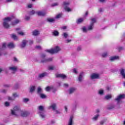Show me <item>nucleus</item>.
<instances>
[{
    "instance_id": "nucleus-10",
    "label": "nucleus",
    "mask_w": 125,
    "mask_h": 125,
    "mask_svg": "<svg viewBox=\"0 0 125 125\" xmlns=\"http://www.w3.org/2000/svg\"><path fill=\"white\" fill-rule=\"evenodd\" d=\"M27 43H28V41L25 40H23L21 44L20 45L21 48H24V47H25Z\"/></svg>"
},
{
    "instance_id": "nucleus-23",
    "label": "nucleus",
    "mask_w": 125,
    "mask_h": 125,
    "mask_svg": "<svg viewBox=\"0 0 125 125\" xmlns=\"http://www.w3.org/2000/svg\"><path fill=\"white\" fill-rule=\"evenodd\" d=\"M42 89L41 87H38L37 88V94H42Z\"/></svg>"
},
{
    "instance_id": "nucleus-49",
    "label": "nucleus",
    "mask_w": 125,
    "mask_h": 125,
    "mask_svg": "<svg viewBox=\"0 0 125 125\" xmlns=\"http://www.w3.org/2000/svg\"><path fill=\"white\" fill-rule=\"evenodd\" d=\"M25 19V20H26V21H29V20H30V17H29L28 16H26Z\"/></svg>"
},
{
    "instance_id": "nucleus-51",
    "label": "nucleus",
    "mask_w": 125,
    "mask_h": 125,
    "mask_svg": "<svg viewBox=\"0 0 125 125\" xmlns=\"http://www.w3.org/2000/svg\"><path fill=\"white\" fill-rule=\"evenodd\" d=\"M105 122L106 121L105 120H103L100 122V124L101 125H104Z\"/></svg>"
},
{
    "instance_id": "nucleus-50",
    "label": "nucleus",
    "mask_w": 125,
    "mask_h": 125,
    "mask_svg": "<svg viewBox=\"0 0 125 125\" xmlns=\"http://www.w3.org/2000/svg\"><path fill=\"white\" fill-rule=\"evenodd\" d=\"M46 57V55H45V54H41V58L43 59V58H45V57Z\"/></svg>"
},
{
    "instance_id": "nucleus-33",
    "label": "nucleus",
    "mask_w": 125,
    "mask_h": 125,
    "mask_svg": "<svg viewBox=\"0 0 125 125\" xmlns=\"http://www.w3.org/2000/svg\"><path fill=\"white\" fill-rule=\"evenodd\" d=\"M29 101H30V99L29 98H24L22 99V102H23V103H27Z\"/></svg>"
},
{
    "instance_id": "nucleus-62",
    "label": "nucleus",
    "mask_w": 125,
    "mask_h": 125,
    "mask_svg": "<svg viewBox=\"0 0 125 125\" xmlns=\"http://www.w3.org/2000/svg\"><path fill=\"white\" fill-rule=\"evenodd\" d=\"M99 1H100V2H105L106 0H99Z\"/></svg>"
},
{
    "instance_id": "nucleus-34",
    "label": "nucleus",
    "mask_w": 125,
    "mask_h": 125,
    "mask_svg": "<svg viewBox=\"0 0 125 125\" xmlns=\"http://www.w3.org/2000/svg\"><path fill=\"white\" fill-rule=\"evenodd\" d=\"M105 99H106V100H109V99H111V98H112V95H106L104 97Z\"/></svg>"
},
{
    "instance_id": "nucleus-39",
    "label": "nucleus",
    "mask_w": 125,
    "mask_h": 125,
    "mask_svg": "<svg viewBox=\"0 0 125 125\" xmlns=\"http://www.w3.org/2000/svg\"><path fill=\"white\" fill-rule=\"evenodd\" d=\"M47 21L48 22H49L50 23H52V22H54L55 20L54 19L49 18L47 19Z\"/></svg>"
},
{
    "instance_id": "nucleus-28",
    "label": "nucleus",
    "mask_w": 125,
    "mask_h": 125,
    "mask_svg": "<svg viewBox=\"0 0 125 125\" xmlns=\"http://www.w3.org/2000/svg\"><path fill=\"white\" fill-rule=\"evenodd\" d=\"M19 22H20V21L18 19H17L14 21L12 22V24L13 26H14V25H17Z\"/></svg>"
},
{
    "instance_id": "nucleus-57",
    "label": "nucleus",
    "mask_w": 125,
    "mask_h": 125,
    "mask_svg": "<svg viewBox=\"0 0 125 125\" xmlns=\"http://www.w3.org/2000/svg\"><path fill=\"white\" fill-rule=\"evenodd\" d=\"M27 7L28 8H32V7H33V5L32 4H30L28 5Z\"/></svg>"
},
{
    "instance_id": "nucleus-40",
    "label": "nucleus",
    "mask_w": 125,
    "mask_h": 125,
    "mask_svg": "<svg viewBox=\"0 0 125 125\" xmlns=\"http://www.w3.org/2000/svg\"><path fill=\"white\" fill-rule=\"evenodd\" d=\"M12 39H13V40H14L15 41H17V40H18V38H17V36H16V35L13 34L12 35Z\"/></svg>"
},
{
    "instance_id": "nucleus-27",
    "label": "nucleus",
    "mask_w": 125,
    "mask_h": 125,
    "mask_svg": "<svg viewBox=\"0 0 125 125\" xmlns=\"http://www.w3.org/2000/svg\"><path fill=\"white\" fill-rule=\"evenodd\" d=\"M51 89H53V86H48L45 88V90L47 92L50 91Z\"/></svg>"
},
{
    "instance_id": "nucleus-17",
    "label": "nucleus",
    "mask_w": 125,
    "mask_h": 125,
    "mask_svg": "<svg viewBox=\"0 0 125 125\" xmlns=\"http://www.w3.org/2000/svg\"><path fill=\"white\" fill-rule=\"evenodd\" d=\"M119 59H120V57L116 56L109 58L110 61H115V60H119Z\"/></svg>"
},
{
    "instance_id": "nucleus-21",
    "label": "nucleus",
    "mask_w": 125,
    "mask_h": 125,
    "mask_svg": "<svg viewBox=\"0 0 125 125\" xmlns=\"http://www.w3.org/2000/svg\"><path fill=\"white\" fill-rule=\"evenodd\" d=\"M77 89L74 87L70 88L68 90V93L69 94H72V93H74L75 91H76Z\"/></svg>"
},
{
    "instance_id": "nucleus-3",
    "label": "nucleus",
    "mask_w": 125,
    "mask_h": 125,
    "mask_svg": "<svg viewBox=\"0 0 125 125\" xmlns=\"http://www.w3.org/2000/svg\"><path fill=\"white\" fill-rule=\"evenodd\" d=\"M4 22H3V26L4 28H5V29H8L9 28L10 26L8 24V22H10V21H12V18H5L3 19Z\"/></svg>"
},
{
    "instance_id": "nucleus-48",
    "label": "nucleus",
    "mask_w": 125,
    "mask_h": 125,
    "mask_svg": "<svg viewBox=\"0 0 125 125\" xmlns=\"http://www.w3.org/2000/svg\"><path fill=\"white\" fill-rule=\"evenodd\" d=\"M8 100H10L11 101H14V100H15V99L11 97H8Z\"/></svg>"
},
{
    "instance_id": "nucleus-9",
    "label": "nucleus",
    "mask_w": 125,
    "mask_h": 125,
    "mask_svg": "<svg viewBox=\"0 0 125 125\" xmlns=\"http://www.w3.org/2000/svg\"><path fill=\"white\" fill-rule=\"evenodd\" d=\"M107 110H114V109H116V105L115 104H111L107 105Z\"/></svg>"
},
{
    "instance_id": "nucleus-44",
    "label": "nucleus",
    "mask_w": 125,
    "mask_h": 125,
    "mask_svg": "<svg viewBox=\"0 0 125 125\" xmlns=\"http://www.w3.org/2000/svg\"><path fill=\"white\" fill-rule=\"evenodd\" d=\"M102 56L103 57H107V56H108V53H107V52H105L104 53H103L102 55Z\"/></svg>"
},
{
    "instance_id": "nucleus-13",
    "label": "nucleus",
    "mask_w": 125,
    "mask_h": 125,
    "mask_svg": "<svg viewBox=\"0 0 125 125\" xmlns=\"http://www.w3.org/2000/svg\"><path fill=\"white\" fill-rule=\"evenodd\" d=\"M77 106H78V103L75 102L73 104L71 110V113H74L77 110Z\"/></svg>"
},
{
    "instance_id": "nucleus-46",
    "label": "nucleus",
    "mask_w": 125,
    "mask_h": 125,
    "mask_svg": "<svg viewBox=\"0 0 125 125\" xmlns=\"http://www.w3.org/2000/svg\"><path fill=\"white\" fill-rule=\"evenodd\" d=\"M61 17H62V13H60L56 16V18L58 19L59 18H61Z\"/></svg>"
},
{
    "instance_id": "nucleus-61",
    "label": "nucleus",
    "mask_w": 125,
    "mask_h": 125,
    "mask_svg": "<svg viewBox=\"0 0 125 125\" xmlns=\"http://www.w3.org/2000/svg\"><path fill=\"white\" fill-rule=\"evenodd\" d=\"M56 112V114H60V111H58V110H55Z\"/></svg>"
},
{
    "instance_id": "nucleus-2",
    "label": "nucleus",
    "mask_w": 125,
    "mask_h": 125,
    "mask_svg": "<svg viewBox=\"0 0 125 125\" xmlns=\"http://www.w3.org/2000/svg\"><path fill=\"white\" fill-rule=\"evenodd\" d=\"M38 113L39 114L40 117L42 119H44V118H45V114H44V106L40 105L38 106Z\"/></svg>"
},
{
    "instance_id": "nucleus-35",
    "label": "nucleus",
    "mask_w": 125,
    "mask_h": 125,
    "mask_svg": "<svg viewBox=\"0 0 125 125\" xmlns=\"http://www.w3.org/2000/svg\"><path fill=\"white\" fill-rule=\"evenodd\" d=\"M62 36L63 37V38H64V39H67V38H68L69 35L66 33V32H64L62 34Z\"/></svg>"
},
{
    "instance_id": "nucleus-60",
    "label": "nucleus",
    "mask_w": 125,
    "mask_h": 125,
    "mask_svg": "<svg viewBox=\"0 0 125 125\" xmlns=\"http://www.w3.org/2000/svg\"><path fill=\"white\" fill-rule=\"evenodd\" d=\"M36 48H37V49H42V47L41 46H36Z\"/></svg>"
},
{
    "instance_id": "nucleus-11",
    "label": "nucleus",
    "mask_w": 125,
    "mask_h": 125,
    "mask_svg": "<svg viewBox=\"0 0 125 125\" xmlns=\"http://www.w3.org/2000/svg\"><path fill=\"white\" fill-rule=\"evenodd\" d=\"M52 60H53V59L52 58L44 59L41 60V63H46V62H51V61H52Z\"/></svg>"
},
{
    "instance_id": "nucleus-4",
    "label": "nucleus",
    "mask_w": 125,
    "mask_h": 125,
    "mask_svg": "<svg viewBox=\"0 0 125 125\" xmlns=\"http://www.w3.org/2000/svg\"><path fill=\"white\" fill-rule=\"evenodd\" d=\"M61 49L59 46H57L55 48L47 50L46 52H48L49 53H50L51 54H54V53H57L60 51Z\"/></svg>"
},
{
    "instance_id": "nucleus-15",
    "label": "nucleus",
    "mask_w": 125,
    "mask_h": 125,
    "mask_svg": "<svg viewBox=\"0 0 125 125\" xmlns=\"http://www.w3.org/2000/svg\"><path fill=\"white\" fill-rule=\"evenodd\" d=\"M32 35L35 37H37L40 35V31L38 30H35L32 31Z\"/></svg>"
},
{
    "instance_id": "nucleus-30",
    "label": "nucleus",
    "mask_w": 125,
    "mask_h": 125,
    "mask_svg": "<svg viewBox=\"0 0 125 125\" xmlns=\"http://www.w3.org/2000/svg\"><path fill=\"white\" fill-rule=\"evenodd\" d=\"M64 9L65 11H66L67 12H71V11H72V9H71L70 7H64Z\"/></svg>"
},
{
    "instance_id": "nucleus-16",
    "label": "nucleus",
    "mask_w": 125,
    "mask_h": 125,
    "mask_svg": "<svg viewBox=\"0 0 125 125\" xmlns=\"http://www.w3.org/2000/svg\"><path fill=\"white\" fill-rule=\"evenodd\" d=\"M73 120H74V115H71L68 121V125H73V124H74V121H73Z\"/></svg>"
},
{
    "instance_id": "nucleus-1",
    "label": "nucleus",
    "mask_w": 125,
    "mask_h": 125,
    "mask_svg": "<svg viewBox=\"0 0 125 125\" xmlns=\"http://www.w3.org/2000/svg\"><path fill=\"white\" fill-rule=\"evenodd\" d=\"M11 114L13 116L21 115V117H28L29 114L27 111H23V110H21L20 107L17 106H15L13 109L11 110Z\"/></svg>"
},
{
    "instance_id": "nucleus-42",
    "label": "nucleus",
    "mask_w": 125,
    "mask_h": 125,
    "mask_svg": "<svg viewBox=\"0 0 125 125\" xmlns=\"http://www.w3.org/2000/svg\"><path fill=\"white\" fill-rule=\"evenodd\" d=\"M13 97H14V98H16L17 97H19V95H18V94H17V93H14L12 94Z\"/></svg>"
},
{
    "instance_id": "nucleus-31",
    "label": "nucleus",
    "mask_w": 125,
    "mask_h": 125,
    "mask_svg": "<svg viewBox=\"0 0 125 125\" xmlns=\"http://www.w3.org/2000/svg\"><path fill=\"white\" fill-rule=\"evenodd\" d=\"M98 118H99V114H97L94 117L92 118L93 121H97L98 120Z\"/></svg>"
},
{
    "instance_id": "nucleus-8",
    "label": "nucleus",
    "mask_w": 125,
    "mask_h": 125,
    "mask_svg": "<svg viewBox=\"0 0 125 125\" xmlns=\"http://www.w3.org/2000/svg\"><path fill=\"white\" fill-rule=\"evenodd\" d=\"M8 70H9V71H11L12 74H15V72L17 71V67L10 66L8 67Z\"/></svg>"
},
{
    "instance_id": "nucleus-6",
    "label": "nucleus",
    "mask_w": 125,
    "mask_h": 125,
    "mask_svg": "<svg viewBox=\"0 0 125 125\" xmlns=\"http://www.w3.org/2000/svg\"><path fill=\"white\" fill-rule=\"evenodd\" d=\"M91 80H97L100 79V75L98 73H92L90 75Z\"/></svg>"
},
{
    "instance_id": "nucleus-52",
    "label": "nucleus",
    "mask_w": 125,
    "mask_h": 125,
    "mask_svg": "<svg viewBox=\"0 0 125 125\" xmlns=\"http://www.w3.org/2000/svg\"><path fill=\"white\" fill-rule=\"evenodd\" d=\"M73 73H74V74H78V70H77V69H76V68L73 69Z\"/></svg>"
},
{
    "instance_id": "nucleus-58",
    "label": "nucleus",
    "mask_w": 125,
    "mask_h": 125,
    "mask_svg": "<svg viewBox=\"0 0 125 125\" xmlns=\"http://www.w3.org/2000/svg\"><path fill=\"white\" fill-rule=\"evenodd\" d=\"M29 44H33L34 43V41L33 40H29Z\"/></svg>"
},
{
    "instance_id": "nucleus-45",
    "label": "nucleus",
    "mask_w": 125,
    "mask_h": 125,
    "mask_svg": "<svg viewBox=\"0 0 125 125\" xmlns=\"http://www.w3.org/2000/svg\"><path fill=\"white\" fill-rule=\"evenodd\" d=\"M87 29H86V27H83V28H82V31H83V33H86L87 32Z\"/></svg>"
},
{
    "instance_id": "nucleus-12",
    "label": "nucleus",
    "mask_w": 125,
    "mask_h": 125,
    "mask_svg": "<svg viewBox=\"0 0 125 125\" xmlns=\"http://www.w3.org/2000/svg\"><path fill=\"white\" fill-rule=\"evenodd\" d=\"M56 108H57V107L56 106V104L55 103L52 104L50 106L48 107V109H52L53 111H55Z\"/></svg>"
},
{
    "instance_id": "nucleus-29",
    "label": "nucleus",
    "mask_w": 125,
    "mask_h": 125,
    "mask_svg": "<svg viewBox=\"0 0 125 125\" xmlns=\"http://www.w3.org/2000/svg\"><path fill=\"white\" fill-rule=\"evenodd\" d=\"M8 47L9 48H14L15 47V46H14V44H13V43L11 42L8 44Z\"/></svg>"
},
{
    "instance_id": "nucleus-14",
    "label": "nucleus",
    "mask_w": 125,
    "mask_h": 125,
    "mask_svg": "<svg viewBox=\"0 0 125 125\" xmlns=\"http://www.w3.org/2000/svg\"><path fill=\"white\" fill-rule=\"evenodd\" d=\"M56 78H61L62 79H66L67 76L65 74H56Z\"/></svg>"
},
{
    "instance_id": "nucleus-59",
    "label": "nucleus",
    "mask_w": 125,
    "mask_h": 125,
    "mask_svg": "<svg viewBox=\"0 0 125 125\" xmlns=\"http://www.w3.org/2000/svg\"><path fill=\"white\" fill-rule=\"evenodd\" d=\"M124 49V47H120L118 48V50L119 51H121V50H123Z\"/></svg>"
},
{
    "instance_id": "nucleus-18",
    "label": "nucleus",
    "mask_w": 125,
    "mask_h": 125,
    "mask_svg": "<svg viewBox=\"0 0 125 125\" xmlns=\"http://www.w3.org/2000/svg\"><path fill=\"white\" fill-rule=\"evenodd\" d=\"M120 74L121 75L123 79H125V69L122 68L120 70Z\"/></svg>"
},
{
    "instance_id": "nucleus-25",
    "label": "nucleus",
    "mask_w": 125,
    "mask_h": 125,
    "mask_svg": "<svg viewBox=\"0 0 125 125\" xmlns=\"http://www.w3.org/2000/svg\"><path fill=\"white\" fill-rule=\"evenodd\" d=\"M52 35L53 36H55V37H57L59 36V32L57 30H54L52 32Z\"/></svg>"
},
{
    "instance_id": "nucleus-19",
    "label": "nucleus",
    "mask_w": 125,
    "mask_h": 125,
    "mask_svg": "<svg viewBox=\"0 0 125 125\" xmlns=\"http://www.w3.org/2000/svg\"><path fill=\"white\" fill-rule=\"evenodd\" d=\"M36 14L38 16H44L46 14L45 12L43 11H38L36 12Z\"/></svg>"
},
{
    "instance_id": "nucleus-43",
    "label": "nucleus",
    "mask_w": 125,
    "mask_h": 125,
    "mask_svg": "<svg viewBox=\"0 0 125 125\" xmlns=\"http://www.w3.org/2000/svg\"><path fill=\"white\" fill-rule=\"evenodd\" d=\"M91 23L90 24H93V25H94V23H95L96 22V20L95 19H91Z\"/></svg>"
},
{
    "instance_id": "nucleus-32",
    "label": "nucleus",
    "mask_w": 125,
    "mask_h": 125,
    "mask_svg": "<svg viewBox=\"0 0 125 125\" xmlns=\"http://www.w3.org/2000/svg\"><path fill=\"white\" fill-rule=\"evenodd\" d=\"M82 22H83V19L81 18L77 20L76 23L77 24H81V23H82Z\"/></svg>"
},
{
    "instance_id": "nucleus-37",
    "label": "nucleus",
    "mask_w": 125,
    "mask_h": 125,
    "mask_svg": "<svg viewBox=\"0 0 125 125\" xmlns=\"http://www.w3.org/2000/svg\"><path fill=\"white\" fill-rule=\"evenodd\" d=\"M54 66H49L48 67V70L49 71H53V70H54Z\"/></svg>"
},
{
    "instance_id": "nucleus-64",
    "label": "nucleus",
    "mask_w": 125,
    "mask_h": 125,
    "mask_svg": "<svg viewBox=\"0 0 125 125\" xmlns=\"http://www.w3.org/2000/svg\"><path fill=\"white\" fill-rule=\"evenodd\" d=\"M13 0H6V2H11Z\"/></svg>"
},
{
    "instance_id": "nucleus-54",
    "label": "nucleus",
    "mask_w": 125,
    "mask_h": 125,
    "mask_svg": "<svg viewBox=\"0 0 125 125\" xmlns=\"http://www.w3.org/2000/svg\"><path fill=\"white\" fill-rule=\"evenodd\" d=\"M18 34L19 35H21V36H24V35H25V34H24L23 32H18Z\"/></svg>"
},
{
    "instance_id": "nucleus-55",
    "label": "nucleus",
    "mask_w": 125,
    "mask_h": 125,
    "mask_svg": "<svg viewBox=\"0 0 125 125\" xmlns=\"http://www.w3.org/2000/svg\"><path fill=\"white\" fill-rule=\"evenodd\" d=\"M58 5V3H54L51 4V6H56Z\"/></svg>"
},
{
    "instance_id": "nucleus-26",
    "label": "nucleus",
    "mask_w": 125,
    "mask_h": 125,
    "mask_svg": "<svg viewBox=\"0 0 125 125\" xmlns=\"http://www.w3.org/2000/svg\"><path fill=\"white\" fill-rule=\"evenodd\" d=\"M62 5H63L64 7H68L70 5V2L64 1L63 2Z\"/></svg>"
},
{
    "instance_id": "nucleus-20",
    "label": "nucleus",
    "mask_w": 125,
    "mask_h": 125,
    "mask_svg": "<svg viewBox=\"0 0 125 125\" xmlns=\"http://www.w3.org/2000/svg\"><path fill=\"white\" fill-rule=\"evenodd\" d=\"M47 75L48 74L47 72H43L39 74V78H40V79H42V78H44V77L47 76Z\"/></svg>"
},
{
    "instance_id": "nucleus-5",
    "label": "nucleus",
    "mask_w": 125,
    "mask_h": 125,
    "mask_svg": "<svg viewBox=\"0 0 125 125\" xmlns=\"http://www.w3.org/2000/svg\"><path fill=\"white\" fill-rule=\"evenodd\" d=\"M125 98V94H121L117 97L115 99V101H117V104H120V102H121V100L122 99H124Z\"/></svg>"
},
{
    "instance_id": "nucleus-41",
    "label": "nucleus",
    "mask_w": 125,
    "mask_h": 125,
    "mask_svg": "<svg viewBox=\"0 0 125 125\" xmlns=\"http://www.w3.org/2000/svg\"><path fill=\"white\" fill-rule=\"evenodd\" d=\"M104 93V90H103V89L100 90L98 92V94H100V95H103Z\"/></svg>"
},
{
    "instance_id": "nucleus-22",
    "label": "nucleus",
    "mask_w": 125,
    "mask_h": 125,
    "mask_svg": "<svg viewBox=\"0 0 125 125\" xmlns=\"http://www.w3.org/2000/svg\"><path fill=\"white\" fill-rule=\"evenodd\" d=\"M94 28V24L93 23H90L89 26H88L87 30L88 31H92Z\"/></svg>"
},
{
    "instance_id": "nucleus-53",
    "label": "nucleus",
    "mask_w": 125,
    "mask_h": 125,
    "mask_svg": "<svg viewBox=\"0 0 125 125\" xmlns=\"http://www.w3.org/2000/svg\"><path fill=\"white\" fill-rule=\"evenodd\" d=\"M77 50L78 51H81L82 50V47L81 46H78Z\"/></svg>"
},
{
    "instance_id": "nucleus-63",
    "label": "nucleus",
    "mask_w": 125,
    "mask_h": 125,
    "mask_svg": "<svg viewBox=\"0 0 125 125\" xmlns=\"http://www.w3.org/2000/svg\"><path fill=\"white\" fill-rule=\"evenodd\" d=\"M63 85L65 87H68L69 86V85L67 83H64Z\"/></svg>"
},
{
    "instance_id": "nucleus-38",
    "label": "nucleus",
    "mask_w": 125,
    "mask_h": 125,
    "mask_svg": "<svg viewBox=\"0 0 125 125\" xmlns=\"http://www.w3.org/2000/svg\"><path fill=\"white\" fill-rule=\"evenodd\" d=\"M36 13V11L35 10H32L29 12L28 14L29 15H34Z\"/></svg>"
},
{
    "instance_id": "nucleus-56",
    "label": "nucleus",
    "mask_w": 125,
    "mask_h": 125,
    "mask_svg": "<svg viewBox=\"0 0 125 125\" xmlns=\"http://www.w3.org/2000/svg\"><path fill=\"white\" fill-rule=\"evenodd\" d=\"M72 42L71 40H65V42L66 43H68L69 42Z\"/></svg>"
},
{
    "instance_id": "nucleus-36",
    "label": "nucleus",
    "mask_w": 125,
    "mask_h": 125,
    "mask_svg": "<svg viewBox=\"0 0 125 125\" xmlns=\"http://www.w3.org/2000/svg\"><path fill=\"white\" fill-rule=\"evenodd\" d=\"M39 95H40L41 98H42V99H44L46 98V95H45V94L42 93Z\"/></svg>"
},
{
    "instance_id": "nucleus-24",
    "label": "nucleus",
    "mask_w": 125,
    "mask_h": 125,
    "mask_svg": "<svg viewBox=\"0 0 125 125\" xmlns=\"http://www.w3.org/2000/svg\"><path fill=\"white\" fill-rule=\"evenodd\" d=\"M35 90H36V86H31L30 87V92H31V93H32V92H34Z\"/></svg>"
},
{
    "instance_id": "nucleus-47",
    "label": "nucleus",
    "mask_w": 125,
    "mask_h": 125,
    "mask_svg": "<svg viewBox=\"0 0 125 125\" xmlns=\"http://www.w3.org/2000/svg\"><path fill=\"white\" fill-rule=\"evenodd\" d=\"M4 105L5 106V107H9V106L10 105V104L8 103V102H6L4 103Z\"/></svg>"
},
{
    "instance_id": "nucleus-7",
    "label": "nucleus",
    "mask_w": 125,
    "mask_h": 125,
    "mask_svg": "<svg viewBox=\"0 0 125 125\" xmlns=\"http://www.w3.org/2000/svg\"><path fill=\"white\" fill-rule=\"evenodd\" d=\"M84 76V72H82L80 73L79 76L78 77V81L80 82V83H81V82H83V76Z\"/></svg>"
}]
</instances>
